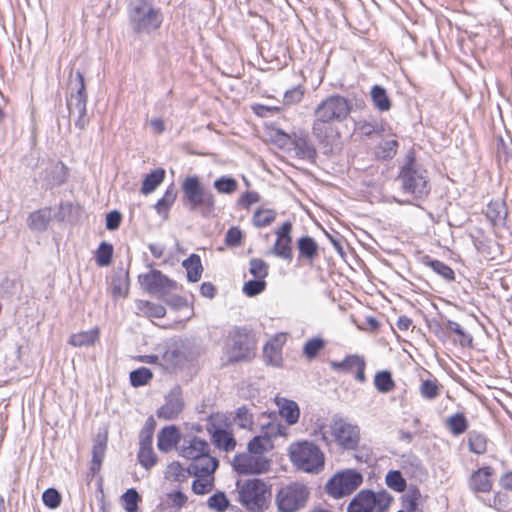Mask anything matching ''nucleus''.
I'll return each instance as SVG.
<instances>
[{
  "instance_id": "4",
  "label": "nucleus",
  "mask_w": 512,
  "mask_h": 512,
  "mask_svg": "<svg viewBox=\"0 0 512 512\" xmlns=\"http://www.w3.org/2000/svg\"><path fill=\"white\" fill-rule=\"evenodd\" d=\"M289 456L292 463L304 472L317 474L324 468V454L312 442L303 441L290 445Z\"/></svg>"
},
{
  "instance_id": "1",
  "label": "nucleus",
  "mask_w": 512,
  "mask_h": 512,
  "mask_svg": "<svg viewBox=\"0 0 512 512\" xmlns=\"http://www.w3.org/2000/svg\"><path fill=\"white\" fill-rule=\"evenodd\" d=\"M312 435L320 437V440L327 446L333 441L345 450H354L360 441V430L357 425H353L339 417L333 416L329 424H321Z\"/></svg>"
},
{
  "instance_id": "39",
  "label": "nucleus",
  "mask_w": 512,
  "mask_h": 512,
  "mask_svg": "<svg viewBox=\"0 0 512 512\" xmlns=\"http://www.w3.org/2000/svg\"><path fill=\"white\" fill-rule=\"evenodd\" d=\"M137 309L149 317L162 318L166 314V309L161 304L152 303L146 300H138Z\"/></svg>"
},
{
  "instance_id": "44",
  "label": "nucleus",
  "mask_w": 512,
  "mask_h": 512,
  "mask_svg": "<svg viewBox=\"0 0 512 512\" xmlns=\"http://www.w3.org/2000/svg\"><path fill=\"white\" fill-rule=\"evenodd\" d=\"M499 512L512 511V493L498 491L494 494L493 504L491 505Z\"/></svg>"
},
{
  "instance_id": "22",
  "label": "nucleus",
  "mask_w": 512,
  "mask_h": 512,
  "mask_svg": "<svg viewBox=\"0 0 512 512\" xmlns=\"http://www.w3.org/2000/svg\"><path fill=\"white\" fill-rule=\"evenodd\" d=\"M180 439L181 435L176 426H166L158 433L157 447L162 452H168L176 447Z\"/></svg>"
},
{
  "instance_id": "35",
  "label": "nucleus",
  "mask_w": 512,
  "mask_h": 512,
  "mask_svg": "<svg viewBox=\"0 0 512 512\" xmlns=\"http://www.w3.org/2000/svg\"><path fill=\"white\" fill-rule=\"evenodd\" d=\"M446 426L455 436L465 433L468 429V420L464 413H455L447 418Z\"/></svg>"
},
{
  "instance_id": "51",
  "label": "nucleus",
  "mask_w": 512,
  "mask_h": 512,
  "mask_svg": "<svg viewBox=\"0 0 512 512\" xmlns=\"http://www.w3.org/2000/svg\"><path fill=\"white\" fill-rule=\"evenodd\" d=\"M276 218V212L271 209H259L253 215V224L256 227H266Z\"/></svg>"
},
{
  "instance_id": "59",
  "label": "nucleus",
  "mask_w": 512,
  "mask_h": 512,
  "mask_svg": "<svg viewBox=\"0 0 512 512\" xmlns=\"http://www.w3.org/2000/svg\"><path fill=\"white\" fill-rule=\"evenodd\" d=\"M266 281L261 279H253L247 281L243 286V292L248 297H254L262 293L266 288Z\"/></svg>"
},
{
  "instance_id": "3",
  "label": "nucleus",
  "mask_w": 512,
  "mask_h": 512,
  "mask_svg": "<svg viewBox=\"0 0 512 512\" xmlns=\"http://www.w3.org/2000/svg\"><path fill=\"white\" fill-rule=\"evenodd\" d=\"M239 501L249 512H264L272 499L271 485L264 480L253 478L236 484Z\"/></svg>"
},
{
  "instance_id": "9",
  "label": "nucleus",
  "mask_w": 512,
  "mask_h": 512,
  "mask_svg": "<svg viewBox=\"0 0 512 512\" xmlns=\"http://www.w3.org/2000/svg\"><path fill=\"white\" fill-rule=\"evenodd\" d=\"M393 498L385 490L377 493L372 490H361L350 501L347 512H384L391 504Z\"/></svg>"
},
{
  "instance_id": "12",
  "label": "nucleus",
  "mask_w": 512,
  "mask_h": 512,
  "mask_svg": "<svg viewBox=\"0 0 512 512\" xmlns=\"http://www.w3.org/2000/svg\"><path fill=\"white\" fill-rule=\"evenodd\" d=\"M228 418L223 413L211 414L207 422V431L211 434L214 445L225 452L233 451L236 440L232 433L226 430Z\"/></svg>"
},
{
  "instance_id": "26",
  "label": "nucleus",
  "mask_w": 512,
  "mask_h": 512,
  "mask_svg": "<svg viewBox=\"0 0 512 512\" xmlns=\"http://www.w3.org/2000/svg\"><path fill=\"white\" fill-rule=\"evenodd\" d=\"M182 266L186 269L188 281L197 282L201 279L203 266L198 254H191L187 259L183 260Z\"/></svg>"
},
{
  "instance_id": "33",
  "label": "nucleus",
  "mask_w": 512,
  "mask_h": 512,
  "mask_svg": "<svg viewBox=\"0 0 512 512\" xmlns=\"http://www.w3.org/2000/svg\"><path fill=\"white\" fill-rule=\"evenodd\" d=\"M280 407V414L290 425L297 423L300 410L296 402L292 400L282 399V402L278 401Z\"/></svg>"
},
{
  "instance_id": "20",
  "label": "nucleus",
  "mask_w": 512,
  "mask_h": 512,
  "mask_svg": "<svg viewBox=\"0 0 512 512\" xmlns=\"http://www.w3.org/2000/svg\"><path fill=\"white\" fill-rule=\"evenodd\" d=\"M178 450L183 458L194 460L209 451V444L205 440L193 436L184 438Z\"/></svg>"
},
{
  "instance_id": "54",
  "label": "nucleus",
  "mask_w": 512,
  "mask_h": 512,
  "mask_svg": "<svg viewBox=\"0 0 512 512\" xmlns=\"http://www.w3.org/2000/svg\"><path fill=\"white\" fill-rule=\"evenodd\" d=\"M106 444L104 442H97L92 448V463L91 471L95 474L100 470L103 458L105 456Z\"/></svg>"
},
{
  "instance_id": "41",
  "label": "nucleus",
  "mask_w": 512,
  "mask_h": 512,
  "mask_svg": "<svg viewBox=\"0 0 512 512\" xmlns=\"http://www.w3.org/2000/svg\"><path fill=\"white\" fill-rule=\"evenodd\" d=\"M468 445L471 452L481 455L487 451V438L484 434L471 431L468 436Z\"/></svg>"
},
{
  "instance_id": "57",
  "label": "nucleus",
  "mask_w": 512,
  "mask_h": 512,
  "mask_svg": "<svg viewBox=\"0 0 512 512\" xmlns=\"http://www.w3.org/2000/svg\"><path fill=\"white\" fill-rule=\"evenodd\" d=\"M234 420L240 428L250 429L253 424V415L246 406H241L236 410Z\"/></svg>"
},
{
  "instance_id": "31",
  "label": "nucleus",
  "mask_w": 512,
  "mask_h": 512,
  "mask_svg": "<svg viewBox=\"0 0 512 512\" xmlns=\"http://www.w3.org/2000/svg\"><path fill=\"white\" fill-rule=\"evenodd\" d=\"M234 468L242 474L261 473L262 470L257 468L253 456L250 454H239L234 457Z\"/></svg>"
},
{
  "instance_id": "53",
  "label": "nucleus",
  "mask_w": 512,
  "mask_h": 512,
  "mask_svg": "<svg viewBox=\"0 0 512 512\" xmlns=\"http://www.w3.org/2000/svg\"><path fill=\"white\" fill-rule=\"evenodd\" d=\"M140 500V495L134 488L128 489L122 495L123 507L126 512H137Z\"/></svg>"
},
{
  "instance_id": "21",
  "label": "nucleus",
  "mask_w": 512,
  "mask_h": 512,
  "mask_svg": "<svg viewBox=\"0 0 512 512\" xmlns=\"http://www.w3.org/2000/svg\"><path fill=\"white\" fill-rule=\"evenodd\" d=\"M193 476L213 475L218 467V460L209 453L192 460L189 464Z\"/></svg>"
},
{
  "instance_id": "38",
  "label": "nucleus",
  "mask_w": 512,
  "mask_h": 512,
  "mask_svg": "<svg viewBox=\"0 0 512 512\" xmlns=\"http://www.w3.org/2000/svg\"><path fill=\"white\" fill-rule=\"evenodd\" d=\"M177 197V191L173 184H171L165 191L162 198L155 204V209L158 214L167 215L170 207L173 205Z\"/></svg>"
},
{
  "instance_id": "13",
  "label": "nucleus",
  "mask_w": 512,
  "mask_h": 512,
  "mask_svg": "<svg viewBox=\"0 0 512 512\" xmlns=\"http://www.w3.org/2000/svg\"><path fill=\"white\" fill-rule=\"evenodd\" d=\"M312 135L322 147L331 150L340 138V131L337 122L322 116H314Z\"/></svg>"
},
{
  "instance_id": "45",
  "label": "nucleus",
  "mask_w": 512,
  "mask_h": 512,
  "mask_svg": "<svg viewBox=\"0 0 512 512\" xmlns=\"http://www.w3.org/2000/svg\"><path fill=\"white\" fill-rule=\"evenodd\" d=\"M386 485L396 491L403 492L406 489L407 483L401 472L398 470H390L385 477Z\"/></svg>"
},
{
  "instance_id": "19",
  "label": "nucleus",
  "mask_w": 512,
  "mask_h": 512,
  "mask_svg": "<svg viewBox=\"0 0 512 512\" xmlns=\"http://www.w3.org/2000/svg\"><path fill=\"white\" fill-rule=\"evenodd\" d=\"M494 469L484 466L472 473L469 478V488L476 493H489L492 490Z\"/></svg>"
},
{
  "instance_id": "58",
  "label": "nucleus",
  "mask_w": 512,
  "mask_h": 512,
  "mask_svg": "<svg viewBox=\"0 0 512 512\" xmlns=\"http://www.w3.org/2000/svg\"><path fill=\"white\" fill-rule=\"evenodd\" d=\"M445 327L447 330L457 334L460 338L461 345H470L473 341V338L470 334L464 331L461 325L453 320H447Z\"/></svg>"
},
{
  "instance_id": "42",
  "label": "nucleus",
  "mask_w": 512,
  "mask_h": 512,
  "mask_svg": "<svg viewBox=\"0 0 512 512\" xmlns=\"http://www.w3.org/2000/svg\"><path fill=\"white\" fill-rule=\"evenodd\" d=\"M195 480L192 483V491L197 495H205L212 491L214 488V476H194Z\"/></svg>"
},
{
  "instance_id": "43",
  "label": "nucleus",
  "mask_w": 512,
  "mask_h": 512,
  "mask_svg": "<svg viewBox=\"0 0 512 512\" xmlns=\"http://www.w3.org/2000/svg\"><path fill=\"white\" fill-rule=\"evenodd\" d=\"M440 389L441 386L436 379H426L421 381L419 392L424 399L434 400L440 395Z\"/></svg>"
},
{
  "instance_id": "40",
  "label": "nucleus",
  "mask_w": 512,
  "mask_h": 512,
  "mask_svg": "<svg viewBox=\"0 0 512 512\" xmlns=\"http://www.w3.org/2000/svg\"><path fill=\"white\" fill-rule=\"evenodd\" d=\"M325 345L324 339L320 337L311 338L304 343L302 353L307 359L313 360L325 348Z\"/></svg>"
},
{
  "instance_id": "46",
  "label": "nucleus",
  "mask_w": 512,
  "mask_h": 512,
  "mask_svg": "<svg viewBox=\"0 0 512 512\" xmlns=\"http://www.w3.org/2000/svg\"><path fill=\"white\" fill-rule=\"evenodd\" d=\"M249 272L254 279L265 280L269 273V265L263 259L252 258L249 261Z\"/></svg>"
},
{
  "instance_id": "14",
  "label": "nucleus",
  "mask_w": 512,
  "mask_h": 512,
  "mask_svg": "<svg viewBox=\"0 0 512 512\" xmlns=\"http://www.w3.org/2000/svg\"><path fill=\"white\" fill-rule=\"evenodd\" d=\"M140 285L150 294L163 296L176 288V283L159 270H151L149 273L138 276Z\"/></svg>"
},
{
  "instance_id": "24",
  "label": "nucleus",
  "mask_w": 512,
  "mask_h": 512,
  "mask_svg": "<svg viewBox=\"0 0 512 512\" xmlns=\"http://www.w3.org/2000/svg\"><path fill=\"white\" fill-rule=\"evenodd\" d=\"M296 154L302 159L314 161L317 156L316 148L308 135H296L292 142Z\"/></svg>"
},
{
  "instance_id": "16",
  "label": "nucleus",
  "mask_w": 512,
  "mask_h": 512,
  "mask_svg": "<svg viewBox=\"0 0 512 512\" xmlns=\"http://www.w3.org/2000/svg\"><path fill=\"white\" fill-rule=\"evenodd\" d=\"M184 409L180 386H174L165 397V403L157 410V416L164 420H174Z\"/></svg>"
},
{
  "instance_id": "36",
  "label": "nucleus",
  "mask_w": 512,
  "mask_h": 512,
  "mask_svg": "<svg viewBox=\"0 0 512 512\" xmlns=\"http://www.w3.org/2000/svg\"><path fill=\"white\" fill-rule=\"evenodd\" d=\"M371 99L376 108L381 111H388L391 108V101L386 90L380 85H374L371 88Z\"/></svg>"
},
{
  "instance_id": "25",
  "label": "nucleus",
  "mask_w": 512,
  "mask_h": 512,
  "mask_svg": "<svg viewBox=\"0 0 512 512\" xmlns=\"http://www.w3.org/2000/svg\"><path fill=\"white\" fill-rule=\"evenodd\" d=\"M298 248V259L305 260L308 263H312L318 256V244L310 236H303L297 241Z\"/></svg>"
},
{
  "instance_id": "63",
  "label": "nucleus",
  "mask_w": 512,
  "mask_h": 512,
  "mask_svg": "<svg viewBox=\"0 0 512 512\" xmlns=\"http://www.w3.org/2000/svg\"><path fill=\"white\" fill-rule=\"evenodd\" d=\"M242 231L238 227H231L228 229L225 235V243L230 247H237L242 241Z\"/></svg>"
},
{
  "instance_id": "11",
  "label": "nucleus",
  "mask_w": 512,
  "mask_h": 512,
  "mask_svg": "<svg viewBox=\"0 0 512 512\" xmlns=\"http://www.w3.org/2000/svg\"><path fill=\"white\" fill-rule=\"evenodd\" d=\"M352 111V103L339 94L322 100L314 109V116H322L337 123L345 121Z\"/></svg>"
},
{
  "instance_id": "49",
  "label": "nucleus",
  "mask_w": 512,
  "mask_h": 512,
  "mask_svg": "<svg viewBox=\"0 0 512 512\" xmlns=\"http://www.w3.org/2000/svg\"><path fill=\"white\" fill-rule=\"evenodd\" d=\"M160 360L158 364L165 370H170L176 367L178 364L180 353L176 349H167L159 355Z\"/></svg>"
},
{
  "instance_id": "29",
  "label": "nucleus",
  "mask_w": 512,
  "mask_h": 512,
  "mask_svg": "<svg viewBox=\"0 0 512 512\" xmlns=\"http://www.w3.org/2000/svg\"><path fill=\"white\" fill-rule=\"evenodd\" d=\"M421 493L417 487H410L402 496V507L405 512H423L420 506Z\"/></svg>"
},
{
  "instance_id": "2",
  "label": "nucleus",
  "mask_w": 512,
  "mask_h": 512,
  "mask_svg": "<svg viewBox=\"0 0 512 512\" xmlns=\"http://www.w3.org/2000/svg\"><path fill=\"white\" fill-rule=\"evenodd\" d=\"M255 350L254 334L245 327H235L229 332L223 348V364L248 362L254 358Z\"/></svg>"
},
{
  "instance_id": "55",
  "label": "nucleus",
  "mask_w": 512,
  "mask_h": 512,
  "mask_svg": "<svg viewBox=\"0 0 512 512\" xmlns=\"http://www.w3.org/2000/svg\"><path fill=\"white\" fill-rule=\"evenodd\" d=\"M138 461L146 470L151 469L157 463V456L152 447L139 448Z\"/></svg>"
},
{
  "instance_id": "27",
  "label": "nucleus",
  "mask_w": 512,
  "mask_h": 512,
  "mask_svg": "<svg viewBox=\"0 0 512 512\" xmlns=\"http://www.w3.org/2000/svg\"><path fill=\"white\" fill-rule=\"evenodd\" d=\"M52 220L51 208H44L30 214L28 221L29 227L36 231H44L47 229Z\"/></svg>"
},
{
  "instance_id": "17",
  "label": "nucleus",
  "mask_w": 512,
  "mask_h": 512,
  "mask_svg": "<svg viewBox=\"0 0 512 512\" xmlns=\"http://www.w3.org/2000/svg\"><path fill=\"white\" fill-rule=\"evenodd\" d=\"M330 367L341 373H352L355 370V379L360 383H364L366 381V361L360 355L352 354L346 356L342 361H331Z\"/></svg>"
},
{
  "instance_id": "7",
  "label": "nucleus",
  "mask_w": 512,
  "mask_h": 512,
  "mask_svg": "<svg viewBox=\"0 0 512 512\" xmlns=\"http://www.w3.org/2000/svg\"><path fill=\"white\" fill-rule=\"evenodd\" d=\"M399 181L404 193L411 195L414 199H422L430 192L426 170L415 163H410L402 168Z\"/></svg>"
},
{
  "instance_id": "62",
  "label": "nucleus",
  "mask_w": 512,
  "mask_h": 512,
  "mask_svg": "<svg viewBox=\"0 0 512 512\" xmlns=\"http://www.w3.org/2000/svg\"><path fill=\"white\" fill-rule=\"evenodd\" d=\"M152 4L148 0H129L128 3V15L131 20L134 17H137L140 12L151 7Z\"/></svg>"
},
{
  "instance_id": "15",
  "label": "nucleus",
  "mask_w": 512,
  "mask_h": 512,
  "mask_svg": "<svg viewBox=\"0 0 512 512\" xmlns=\"http://www.w3.org/2000/svg\"><path fill=\"white\" fill-rule=\"evenodd\" d=\"M291 233L292 223L290 221L284 222L281 227L276 229L275 234L277 238L271 248V253L274 256L287 262H291L293 258Z\"/></svg>"
},
{
  "instance_id": "61",
  "label": "nucleus",
  "mask_w": 512,
  "mask_h": 512,
  "mask_svg": "<svg viewBox=\"0 0 512 512\" xmlns=\"http://www.w3.org/2000/svg\"><path fill=\"white\" fill-rule=\"evenodd\" d=\"M42 500L45 506L50 509H56L61 504V495L54 488H48L43 492Z\"/></svg>"
},
{
  "instance_id": "50",
  "label": "nucleus",
  "mask_w": 512,
  "mask_h": 512,
  "mask_svg": "<svg viewBox=\"0 0 512 512\" xmlns=\"http://www.w3.org/2000/svg\"><path fill=\"white\" fill-rule=\"evenodd\" d=\"M113 257V246L107 242H101L96 251V263L101 266L110 265Z\"/></svg>"
},
{
  "instance_id": "18",
  "label": "nucleus",
  "mask_w": 512,
  "mask_h": 512,
  "mask_svg": "<svg viewBox=\"0 0 512 512\" xmlns=\"http://www.w3.org/2000/svg\"><path fill=\"white\" fill-rule=\"evenodd\" d=\"M130 21L136 32H151L161 25L162 17L159 10L151 6L140 12L137 17L132 18Z\"/></svg>"
},
{
  "instance_id": "56",
  "label": "nucleus",
  "mask_w": 512,
  "mask_h": 512,
  "mask_svg": "<svg viewBox=\"0 0 512 512\" xmlns=\"http://www.w3.org/2000/svg\"><path fill=\"white\" fill-rule=\"evenodd\" d=\"M397 148L398 142L396 140H386L378 146L376 154L382 159H392L397 152Z\"/></svg>"
},
{
  "instance_id": "5",
  "label": "nucleus",
  "mask_w": 512,
  "mask_h": 512,
  "mask_svg": "<svg viewBox=\"0 0 512 512\" xmlns=\"http://www.w3.org/2000/svg\"><path fill=\"white\" fill-rule=\"evenodd\" d=\"M182 192L190 210L200 209L204 216H208L214 211V195L204 187L197 176L185 178L182 183Z\"/></svg>"
},
{
  "instance_id": "32",
  "label": "nucleus",
  "mask_w": 512,
  "mask_h": 512,
  "mask_svg": "<svg viewBox=\"0 0 512 512\" xmlns=\"http://www.w3.org/2000/svg\"><path fill=\"white\" fill-rule=\"evenodd\" d=\"M98 338L99 330L98 328H93L88 331H82L71 335L69 343L75 347L91 346L94 345Z\"/></svg>"
},
{
  "instance_id": "52",
  "label": "nucleus",
  "mask_w": 512,
  "mask_h": 512,
  "mask_svg": "<svg viewBox=\"0 0 512 512\" xmlns=\"http://www.w3.org/2000/svg\"><path fill=\"white\" fill-rule=\"evenodd\" d=\"M427 264L434 272L446 281L451 282L455 279L454 271L444 262L439 260H430Z\"/></svg>"
},
{
  "instance_id": "23",
  "label": "nucleus",
  "mask_w": 512,
  "mask_h": 512,
  "mask_svg": "<svg viewBox=\"0 0 512 512\" xmlns=\"http://www.w3.org/2000/svg\"><path fill=\"white\" fill-rule=\"evenodd\" d=\"M269 433H276L278 430V426L275 424H269L268 425ZM273 444L271 441V437L269 436L268 432L263 435L255 436L252 440L248 443V451L251 454L260 455L264 453L265 451L272 448Z\"/></svg>"
},
{
  "instance_id": "10",
  "label": "nucleus",
  "mask_w": 512,
  "mask_h": 512,
  "mask_svg": "<svg viewBox=\"0 0 512 512\" xmlns=\"http://www.w3.org/2000/svg\"><path fill=\"white\" fill-rule=\"evenodd\" d=\"M363 482V476L356 470H345L335 474L325 486L326 492L335 499L350 495Z\"/></svg>"
},
{
  "instance_id": "48",
  "label": "nucleus",
  "mask_w": 512,
  "mask_h": 512,
  "mask_svg": "<svg viewBox=\"0 0 512 512\" xmlns=\"http://www.w3.org/2000/svg\"><path fill=\"white\" fill-rule=\"evenodd\" d=\"M153 373L146 367H140L130 372V383L133 387H140L149 383Z\"/></svg>"
},
{
  "instance_id": "64",
  "label": "nucleus",
  "mask_w": 512,
  "mask_h": 512,
  "mask_svg": "<svg viewBox=\"0 0 512 512\" xmlns=\"http://www.w3.org/2000/svg\"><path fill=\"white\" fill-rule=\"evenodd\" d=\"M356 130L363 136H372L379 131L377 122L359 121L356 124Z\"/></svg>"
},
{
  "instance_id": "37",
  "label": "nucleus",
  "mask_w": 512,
  "mask_h": 512,
  "mask_svg": "<svg viewBox=\"0 0 512 512\" xmlns=\"http://www.w3.org/2000/svg\"><path fill=\"white\" fill-rule=\"evenodd\" d=\"M374 386L380 393H389L395 388V381L390 371H379L374 376Z\"/></svg>"
},
{
  "instance_id": "6",
  "label": "nucleus",
  "mask_w": 512,
  "mask_h": 512,
  "mask_svg": "<svg viewBox=\"0 0 512 512\" xmlns=\"http://www.w3.org/2000/svg\"><path fill=\"white\" fill-rule=\"evenodd\" d=\"M69 88L71 97L67 102V107L71 116H76L75 126L80 130H84L88 124L86 118L87 94L84 82V76L80 71L70 74Z\"/></svg>"
},
{
  "instance_id": "30",
  "label": "nucleus",
  "mask_w": 512,
  "mask_h": 512,
  "mask_svg": "<svg viewBox=\"0 0 512 512\" xmlns=\"http://www.w3.org/2000/svg\"><path fill=\"white\" fill-rule=\"evenodd\" d=\"M190 476H193L190 467L184 468L179 462L170 463L165 471V479L177 483L187 482Z\"/></svg>"
},
{
  "instance_id": "34",
  "label": "nucleus",
  "mask_w": 512,
  "mask_h": 512,
  "mask_svg": "<svg viewBox=\"0 0 512 512\" xmlns=\"http://www.w3.org/2000/svg\"><path fill=\"white\" fill-rule=\"evenodd\" d=\"M164 177L165 171L161 168L153 170L151 173L147 174L143 180L141 193L144 195L152 193L163 182Z\"/></svg>"
},
{
  "instance_id": "60",
  "label": "nucleus",
  "mask_w": 512,
  "mask_h": 512,
  "mask_svg": "<svg viewBox=\"0 0 512 512\" xmlns=\"http://www.w3.org/2000/svg\"><path fill=\"white\" fill-rule=\"evenodd\" d=\"M237 181L231 177H221L214 182V187L219 193L231 194L237 189Z\"/></svg>"
},
{
  "instance_id": "47",
  "label": "nucleus",
  "mask_w": 512,
  "mask_h": 512,
  "mask_svg": "<svg viewBox=\"0 0 512 512\" xmlns=\"http://www.w3.org/2000/svg\"><path fill=\"white\" fill-rule=\"evenodd\" d=\"M207 506L216 512H224L230 507V501L224 492L218 491L208 498Z\"/></svg>"
},
{
  "instance_id": "28",
  "label": "nucleus",
  "mask_w": 512,
  "mask_h": 512,
  "mask_svg": "<svg viewBox=\"0 0 512 512\" xmlns=\"http://www.w3.org/2000/svg\"><path fill=\"white\" fill-rule=\"evenodd\" d=\"M45 172V180L50 187L59 186L66 180V167L62 162L50 164Z\"/></svg>"
},
{
  "instance_id": "8",
  "label": "nucleus",
  "mask_w": 512,
  "mask_h": 512,
  "mask_svg": "<svg viewBox=\"0 0 512 512\" xmlns=\"http://www.w3.org/2000/svg\"><path fill=\"white\" fill-rule=\"evenodd\" d=\"M309 494L308 488L302 483L293 482L281 487L275 496L278 511H299L306 505Z\"/></svg>"
}]
</instances>
